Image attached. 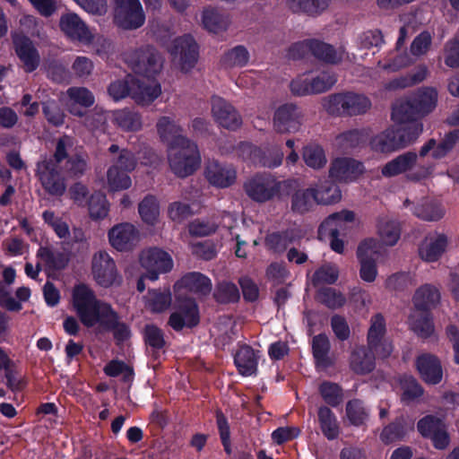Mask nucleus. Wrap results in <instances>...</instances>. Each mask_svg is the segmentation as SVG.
Returning <instances> with one entry per match:
<instances>
[{"instance_id": "4d7b16f0", "label": "nucleus", "mask_w": 459, "mask_h": 459, "mask_svg": "<svg viewBox=\"0 0 459 459\" xmlns=\"http://www.w3.org/2000/svg\"><path fill=\"white\" fill-rule=\"evenodd\" d=\"M346 416L351 424L360 426L368 419V410L361 401L355 399L346 404Z\"/></svg>"}, {"instance_id": "5701e85b", "label": "nucleus", "mask_w": 459, "mask_h": 459, "mask_svg": "<svg viewBox=\"0 0 459 459\" xmlns=\"http://www.w3.org/2000/svg\"><path fill=\"white\" fill-rule=\"evenodd\" d=\"M199 322V313L195 302L187 299L179 304L177 309L170 315L169 325L176 331L184 327H193Z\"/></svg>"}, {"instance_id": "c85d7f7f", "label": "nucleus", "mask_w": 459, "mask_h": 459, "mask_svg": "<svg viewBox=\"0 0 459 459\" xmlns=\"http://www.w3.org/2000/svg\"><path fill=\"white\" fill-rule=\"evenodd\" d=\"M440 300L438 290L430 284H425L417 289L412 301L416 308L415 311L427 312L435 307Z\"/></svg>"}, {"instance_id": "49530a36", "label": "nucleus", "mask_w": 459, "mask_h": 459, "mask_svg": "<svg viewBox=\"0 0 459 459\" xmlns=\"http://www.w3.org/2000/svg\"><path fill=\"white\" fill-rule=\"evenodd\" d=\"M126 172L117 169L116 166H110L107 170V185L111 192L128 189L132 186V179Z\"/></svg>"}, {"instance_id": "6ab92c4d", "label": "nucleus", "mask_w": 459, "mask_h": 459, "mask_svg": "<svg viewBox=\"0 0 459 459\" xmlns=\"http://www.w3.org/2000/svg\"><path fill=\"white\" fill-rule=\"evenodd\" d=\"M212 116L219 126L227 129L235 130L242 124L241 117L237 109L221 97L212 99Z\"/></svg>"}, {"instance_id": "f257e3e1", "label": "nucleus", "mask_w": 459, "mask_h": 459, "mask_svg": "<svg viewBox=\"0 0 459 459\" xmlns=\"http://www.w3.org/2000/svg\"><path fill=\"white\" fill-rule=\"evenodd\" d=\"M72 306L81 323L86 327L100 330H114L118 341L126 340L130 331L125 324H119L117 313L111 306L98 299L93 290L84 283L77 284L72 291Z\"/></svg>"}, {"instance_id": "4c0bfd02", "label": "nucleus", "mask_w": 459, "mask_h": 459, "mask_svg": "<svg viewBox=\"0 0 459 459\" xmlns=\"http://www.w3.org/2000/svg\"><path fill=\"white\" fill-rule=\"evenodd\" d=\"M429 74V69L426 65H419L412 74L395 78L385 85L388 91L404 89L413 84L424 81Z\"/></svg>"}, {"instance_id": "4468645a", "label": "nucleus", "mask_w": 459, "mask_h": 459, "mask_svg": "<svg viewBox=\"0 0 459 459\" xmlns=\"http://www.w3.org/2000/svg\"><path fill=\"white\" fill-rule=\"evenodd\" d=\"M204 176L212 186L227 188L236 182L237 170L231 164L212 160L206 162Z\"/></svg>"}, {"instance_id": "0eeeda50", "label": "nucleus", "mask_w": 459, "mask_h": 459, "mask_svg": "<svg viewBox=\"0 0 459 459\" xmlns=\"http://www.w3.org/2000/svg\"><path fill=\"white\" fill-rule=\"evenodd\" d=\"M125 60L135 74L143 77H153L163 66L160 54L151 47L126 53Z\"/></svg>"}, {"instance_id": "338daca9", "label": "nucleus", "mask_w": 459, "mask_h": 459, "mask_svg": "<svg viewBox=\"0 0 459 459\" xmlns=\"http://www.w3.org/2000/svg\"><path fill=\"white\" fill-rule=\"evenodd\" d=\"M214 297L219 302L226 303L238 300L239 293L234 283L223 281L218 284Z\"/></svg>"}, {"instance_id": "09e8293b", "label": "nucleus", "mask_w": 459, "mask_h": 459, "mask_svg": "<svg viewBox=\"0 0 459 459\" xmlns=\"http://www.w3.org/2000/svg\"><path fill=\"white\" fill-rule=\"evenodd\" d=\"M202 22L204 26L212 32L225 30L229 25L228 19L213 8L203 11Z\"/></svg>"}, {"instance_id": "f8f14e48", "label": "nucleus", "mask_w": 459, "mask_h": 459, "mask_svg": "<svg viewBox=\"0 0 459 459\" xmlns=\"http://www.w3.org/2000/svg\"><path fill=\"white\" fill-rule=\"evenodd\" d=\"M368 344L372 353L380 358H387L393 352L394 347L388 338L385 337V322L384 317L377 314L370 320V327L368 333Z\"/></svg>"}, {"instance_id": "20e7f679", "label": "nucleus", "mask_w": 459, "mask_h": 459, "mask_svg": "<svg viewBox=\"0 0 459 459\" xmlns=\"http://www.w3.org/2000/svg\"><path fill=\"white\" fill-rule=\"evenodd\" d=\"M433 172L432 165L419 164L418 155L414 152H407L386 162L381 169L385 178H393L404 174L411 181H420L428 178Z\"/></svg>"}, {"instance_id": "72a5a7b5", "label": "nucleus", "mask_w": 459, "mask_h": 459, "mask_svg": "<svg viewBox=\"0 0 459 459\" xmlns=\"http://www.w3.org/2000/svg\"><path fill=\"white\" fill-rule=\"evenodd\" d=\"M172 297L169 289L149 290L144 297L145 307L153 313L165 311L171 305Z\"/></svg>"}, {"instance_id": "ddd939ff", "label": "nucleus", "mask_w": 459, "mask_h": 459, "mask_svg": "<svg viewBox=\"0 0 459 459\" xmlns=\"http://www.w3.org/2000/svg\"><path fill=\"white\" fill-rule=\"evenodd\" d=\"M59 28L72 41L89 45L94 39V35L88 25L75 13L67 12L63 13L59 19Z\"/></svg>"}, {"instance_id": "1a4fd4ad", "label": "nucleus", "mask_w": 459, "mask_h": 459, "mask_svg": "<svg viewBox=\"0 0 459 459\" xmlns=\"http://www.w3.org/2000/svg\"><path fill=\"white\" fill-rule=\"evenodd\" d=\"M168 49L174 64L185 73L189 72L197 62L198 47L190 35L175 39Z\"/></svg>"}, {"instance_id": "9d476101", "label": "nucleus", "mask_w": 459, "mask_h": 459, "mask_svg": "<svg viewBox=\"0 0 459 459\" xmlns=\"http://www.w3.org/2000/svg\"><path fill=\"white\" fill-rule=\"evenodd\" d=\"M116 24L125 30H135L145 22V14L139 0H116L114 12Z\"/></svg>"}, {"instance_id": "6e6552de", "label": "nucleus", "mask_w": 459, "mask_h": 459, "mask_svg": "<svg viewBox=\"0 0 459 459\" xmlns=\"http://www.w3.org/2000/svg\"><path fill=\"white\" fill-rule=\"evenodd\" d=\"M91 275L98 285L102 288L118 286L122 282L116 262L103 250L93 254L91 258Z\"/></svg>"}, {"instance_id": "e2e57ef3", "label": "nucleus", "mask_w": 459, "mask_h": 459, "mask_svg": "<svg viewBox=\"0 0 459 459\" xmlns=\"http://www.w3.org/2000/svg\"><path fill=\"white\" fill-rule=\"evenodd\" d=\"M444 62L450 68L459 67V33L445 44Z\"/></svg>"}, {"instance_id": "c756f323", "label": "nucleus", "mask_w": 459, "mask_h": 459, "mask_svg": "<svg viewBox=\"0 0 459 459\" xmlns=\"http://www.w3.org/2000/svg\"><path fill=\"white\" fill-rule=\"evenodd\" d=\"M108 152L110 155V166H116L126 172H131L136 168L137 160L131 151L113 143L108 147Z\"/></svg>"}, {"instance_id": "680f3d73", "label": "nucleus", "mask_w": 459, "mask_h": 459, "mask_svg": "<svg viewBox=\"0 0 459 459\" xmlns=\"http://www.w3.org/2000/svg\"><path fill=\"white\" fill-rule=\"evenodd\" d=\"M319 392L324 401L331 405L337 406L342 401V393L338 385L324 382L319 386Z\"/></svg>"}, {"instance_id": "8fccbe9b", "label": "nucleus", "mask_w": 459, "mask_h": 459, "mask_svg": "<svg viewBox=\"0 0 459 459\" xmlns=\"http://www.w3.org/2000/svg\"><path fill=\"white\" fill-rule=\"evenodd\" d=\"M299 238L300 234L297 230H290L283 233L269 234L265 238V243L269 248L281 252L284 250L289 244Z\"/></svg>"}, {"instance_id": "69168bd1", "label": "nucleus", "mask_w": 459, "mask_h": 459, "mask_svg": "<svg viewBox=\"0 0 459 459\" xmlns=\"http://www.w3.org/2000/svg\"><path fill=\"white\" fill-rule=\"evenodd\" d=\"M317 299L330 308H337L344 305L345 298L334 289L325 288L317 294Z\"/></svg>"}, {"instance_id": "774afa93", "label": "nucleus", "mask_w": 459, "mask_h": 459, "mask_svg": "<svg viewBox=\"0 0 459 459\" xmlns=\"http://www.w3.org/2000/svg\"><path fill=\"white\" fill-rule=\"evenodd\" d=\"M444 425L440 419L432 415H427L418 421L417 429L422 437L429 438Z\"/></svg>"}, {"instance_id": "a878e982", "label": "nucleus", "mask_w": 459, "mask_h": 459, "mask_svg": "<svg viewBox=\"0 0 459 459\" xmlns=\"http://www.w3.org/2000/svg\"><path fill=\"white\" fill-rule=\"evenodd\" d=\"M403 143L396 127L392 126L375 135L370 141V146L377 152L392 153L403 149Z\"/></svg>"}, {"instance_id": "bf43d9fd", "label": "nucleus", "mask_w": 459, "mask_h": 459, "mask_svg": "<svg viewBox=\"0 0 459 459\" xmlns=\"http://www.w3.org/2000/svg\"><path fill=\"white\" fill-rule=\"evenodd\" d=\"M401 388L403 390L402 400L403 402H412L423 394L421 385L412 377H403L401 379Z\"/></svg>"}, {"instance_id": "5fc2aeb1", "label": "nucleus", "mask_w": 459, "mask_h": 459, "mask_svg": "<svg viewBox=\"0 0 459 459\" xmlns=\"http://www.w3.org/2000/svg\"><path fill=\"white\" fill-rule=\"evenodd\" d=\"M313 354L317 365L326 367L329 365L328 352L330 342L325 334H318L313 338Z\"/></svg>"}, {"instance_id": "0e129e2a", "label": "nucleus", "mask_w": 459, "mask_h": 459, "mask_svg": "<svg viewBox=\"0 0 459 459\" xmlns=\"http://www.w3.org/2000/svg\"><path fill=\"white\" fill-rule=\"evenodd\" d=\"M88 157L84 152H77L66 161V169L73 177L82 176L88 169Z\"/></svg>"}, {"instance_id": "423d86ee", "label": "nucleus", "mask_w": 459, "mask_h": 459, "mask_svg": "<svg viewBox=\"0 0 459 459\" xmlns=\"http://www.w3.org/2000/svg\"><path fill=\"white\" fill-rule=\"evenodd\" d=\"M290 185V181H279L271 175H257L246 182L244 187L252 200L264 203L280 196L281 191Z\"/></svg>"}, {"instance_id": "4be33fe9", "label": "nucleus", "mask_w": 459, "mask_h": 459, "mask_svg": "<svg viewBox=\"0 0 459 459\" xmlns=\"http://www.w3.org/2000/svg\"><path fill=\"white\" fill-rule=\"evenodd\" d=\"M355 219L353 212L343 210L329 215L320 225L318 230L319 238L326 239L328 236H339L344 233L349 223Z\"/></svg>"}, {"instance_id": "9b49d317", "label": "nucleus", "mask_w": 459, "mask_h": 459, "mask_svg": "<svg viewBox=\"0 0 459 459\" xmlns=\"http://www.w3.org/2000/svg\"><path fill=\"white\" fill-rule=\"evenodd\" d=\"M140 264L146 270L145 277L154 281L160 273L169 272L173 260L169 254L158 247L143 249L140 254Z\"/></svg>"}, {"instance_id": "37998d69", "label": "nucleus", "mask_w": 459, "mask_h": 459, "mask_svg": "<svg viewBox=\"0 0 459 459\" xmlns=\"http://www.w3.org/2000/svg\"><path fill=\"white\" fill-rule=\"evenodd\" d=\"M350 363L351 369L358 374L368 373L375 367L373 355L363 347L352 351Z\"/></svg>"}, {"instance_id": "a18cd8bd", "label": "nucleus", "mask_w": 459, "mask_h": 459, "mask_svg": "<svg viewBox=\"0 0 459 459\" xmlns=\"http://www.w3.org/2000/svg\"><path fill=\"white\" fill-rule=\"evenodd\" d=\"M250 58L248 50L244 46H236L224 53L221 59L225 68L243 67Z\"/></svg>"}, {"instance_id": "6e6d98bb", "label": "nucleus", "mask_w": 459, "mask_h": 459, "mask_svg": "<svg viewBox=\"0 0 459 459\" xmlns=\"http://www.w3.org/2000/svg\"><path fill=\"white\" fill-rule=\"evenodd\" d=\"M378 235L383 244L394 246L400 238L399 225L395 221L383 220L378 224Z\"/></svg>"}, {"instance_id": "2f4dec72", "label": "nucleus", "mask_w": 459, "mask_h": 459, "mask_svg": "<svg viewBox=\"0 0 459 459\" xmlns=\"http://www.w3.org/2000/svg\"><path fill=\"white\" fill-rule=\"evenodd\" d=\"M179 285L199 296H205L212 290L211 280L200 273H189L182 277Z\"/></svg>"}, {"instance_id": "a19ab883", "label": "nucleus", "mask_w": 459, "mask_h": 459, "mask_svg": "<svg viewBox=\"0 0 459 459\" xmlns=\"http://www.w3.org/2000/svg\"><path fill=\"white\" fill-rule=\"evenodd\" d=\"M138 212L144 223L156 225L160 219V204L157 198L153 195L145 196L138 205Z\"/></svg>"}, {"instance_id": "b1692460", "label": "nucleus", "mask_w": 459, "mask_h": 459, "mask_svg": "<svg viewBox=\"0 0 459 459\" xmlns=\"http://www.w3.org/2000/svg\"><path fill=\"white\" fill-rule=\"evenodd\" d=\"M13 41L26 72L34 71L39 65V56L30 39L22 33L15 32L13 34Z\"/></svg>"}, {"instance_id": "603ef678", "label": "nucleus", "mask_w": 459, "mask_h": 459, "mask_svg": "<svg viewBox=\"0 0 459 459\" xmlns=\"http://www.w3.org/2000/svg\"><path fill=\"white\" fill-rule=\"evenodd\" d=\"M411 62L407 53H399V50L395 49V52L391 53L385 60L379 61L377 66L387 73H394L408 66Z\"/></svg>"}, {"instance_id": "c9c22d12", "label": "nucleus", "mask_w": 459, "mask_h": 459, "mask_svg": "<svg viewBox=\"0 0 459 459\" xmlns=\"http://www.w3.org/2000/svg\"><path fill=\"white\" fill-rule=\"evenodd\" d=\"M318 421L324 436L333 440L340 435V425L334 413L326 406L318 409Z\"/></svg>"}, {"instance_id": "7c9ffc66", "label": "nucleus", "mask_w": 459, "mask_h": 459, "mask_svg": "<svg viewBox=\"0 0 459 459\" xmlns=\"http://www.w3.org/2000/svg\"><path fill=\"white\" fill-rule=\"evenodd\" d=\"M234 361L242 376L249 377L256 373L258 357L249 346L241 347L236 353Z\"/></svg>"}, {"instance_id": "f3484780", "label": "nucleus", "mask_w": 459, "mask_h": 459, "mask_svg": "<svg viewBox=\"0 0 459 459\" xmlns=\"http://www.w3.org/2000/svg\"><path fill=\"white\" fill-rule=\"evenodd\" d=\"M108 237L111 247L120 252L133 249L140 240L138 230L129 222L115 225L108 230Z\"/></svg>"}, {"instance_id": "f03ea898", "label": "nucleus", "mask_w": 459, "mask_h": 459, "mask_svg": "<svg viewBox=\"0 0 459 459\" xmlns=\"http://www.w3.org/2000/svg\"><path fill=\"white\" fill-rule=\"evenodd\" d=\"M73 145L71 137H61L56 143L54 156L42 159L37 165V176L44 190L50 195L61 196L66 190L65 180L60 175L58 167L67 158Z\"/></svg>"}, {"instance_id": "ea45409f", "label": "nucleus", "mask_w": 459, "mask_h": 459, "mask_svg": "<svg viewBox=\"0 0 459 459\" xmlns=\"http://www.w3.org/2000/svg\"><path fill=\"white\" fill-rule=\"evenodd\" d=\"M316 201L314 194V187H308L297 190L291 195V211L303 214L310 211Z\"/></svg>"}, {"instance_id": "052dcab7", "label": "nucleus", "mask_w": 459, "mask_h": 459, "mask_svg": "<svg viewBox=\"0 0 459 459\" xmlns=\"http://www.w3.org/2000/svg\"><path fill=\"white\" fill-rule=\"evenodd\" d=\"M403 122V126L396 127L399 132V136L403 141V147H407L408 145L414 143L420 134L422 133V125L417 121H413L411 123Z\"/></svg>"}, {"instance_id": "c03bdc74", "label": "nucleus", "mask_w": 459, "mask_h": 459, "mask_svg": "<svg viewBox=\"0 0 459 459\" xmlns=\"http://www.w3.org/2000/svg\"><path fill=\"white\" fill-rule=\"evenodd\" d=\"M347 116H359L365 114L371 108L369 99L359 92L345 91Z\"/></svg>"}, {"instance_id": "13d9d810", "label": "nucleus", "mask_w": 459, "mask_h": 459, "mask_svg": "<svg viewBox=\"0 0 459 459\" xmlns=\"http://www.w3.org/2000/svg\"><path fill=\"white\" fill-rule=\"evenodd\" d=\"M109 206L106 195L102 193L93 194L89 201V212L92 219H103L108 213Z\"/></svg>"}, {"instance_id": "79ce46f5", "label": "nucleus", "mask_w": 459, "mask_h": 459, "mask_svg": "<svg viewBox=\"0 0 459 459\" xmlns=\"http://www.w3.org/2000/svg\"><path fill=\"white\" fill-rule=\"evenodd\" d=\"M323 109L330 116H347L345 91L329 94L321 100Z\"/></svg>"}, {"instance_id": "473e14b6", "label": "nucleus", "mask_w": 459, "mask_h": 459, "mask_svg": "<svg viewBox=\"0 0 459 459\" xmlns=\"http://www.w3.org/2000/svg\"><path fill=\"white\" fill-rule=\"evenodd\" d=\"M415 216L427 221H440L446 214L444 206L437 201L426 200L411 209Z\"/></svg>"}, {"instance_id": "a211bd4d", "label": "nucleus", "mask_w": 459, "mask_h": 459, "mask_svg": "<svg viewBox=\"0 0 459 459\" xmlns=\"http://www.w3.org/2000/svg\"><path fill=\"white\" fill-rule=\"evenodd\" d=\"M302 123L303 115L294 104L281 105L274 112L273 127L278 133H296Z\"/></svg>"}, {"instance_id": "39448f33", "label": "nucleus", "mask_w": 459, "mask_h": 459, "mask_svg": "<svg viewBox=\"0 0 459 459\" xmlns=\"http://www.w3.org/2000/svg\"><path fill=\"white\" fill-rule=\"evenodd\" d=\"M167 156L170 170L178 178L194 174L201 164L198 148L188 139H181L180 145L169 147Z\"/></svg>"}, {"instance_id": "58836bf2", "label": "nucleus", "mask_w": 459, "mask_h": 459, "mask_svg": "<svg viewBox=\"0 0 459 459\" xmlns=\"http://www.w3.org/2000/svg\"><path fill=\"white\" fill-rule=\"evenodd\" d=\"M113 122L127 132L138 131L143 126L140 114L127 108L116 110L113 113Z\"/></svg>"}, {"instance_id": "cd10ccee", "label": "nucleus", "mask_w": 459, "mask_h": 459, "mask_svg": "<svg viewBox=\"0 0 459 459\" xmlns=\"http://www.w3.org/2000/svg\"><path fill=\"white\" fill-rule=\"evenodd\" d=\"M156 127L160 140L168 144V148L172 145H180L181 139H186L182 134V127L172 117H160Z\"/></svg>"}, {"instance_id": "de8ad7c7", "label": "nucleus", "mask_w": 459, "mask_h": 459, "mask_svg": "<svg viewBox=\"0 0 459 459\" xmlns=\"http://www.w3.org/2000/svg\"><path fill=\"white\" fill-rule=\"evenodd\" d=\"M316 204L329 205L338 203L342 198L339 187L331 182H325L318 187H314Z\"/></svg>"}, {"instance_id": "412c9836", "label": "nucleus", "mask_w": 459, "mask_h": 459, "mask_svg": "<svg viewBox=\"0 0 459 459\" xmlns=\"http://www.w3.org/2000/svg\"><path fill=\"white\" fill-rule=\"evenodd\" d=\"M416 368L424 382L437 385L443 378V368L439 358L429 352L419 354L415 360Z\"/></svg>"}, {"instance_id": "bb28decb", "label": "nucleus", "mask_w": 459, "mask_h": 459, "mask_svg": "<svg viewBox=\"0 0 459 459\" xmlns=\"http://www.w3.org/2000/svg\"><path fill=\"white\" fill-rule=\"evenodd\" d=\"M66 107L68 111L77 117H82L84 112L78 107L88 108L93 105L95 99L90 90L85 87H71L66 91Z\"/></svg>"}, {"instance_id": "393cba45", "label": "nucleus", "mask_w": 459, "mask_h": 459, "mask_svg": "<svg viewBox=\"0 0 459 459\" xmlns=\"http://www.w3.org/2000/svg\"><path fill=\"white\" fill-rule=\"evenodd\" d=\"M363 165L350 158H337L331 163L329 177L339 181L355 179L363 172Z\"/></svg>"}, {"instance_id": "f704fd0d", "label": "nucleus", "mask_w": 459, "mask_h": 459, "mask_svg": "<svg viewBox=\"0 0 459 459\" xmlns=\"http://www.w3.org/2000/svg\"><path fill=\"white\" fill-rule=\"evenodd\" d=\"M411 329L421 338H429L435 333V326L428 312L413 311L409 318Z\"/></svg>"}, {"instance_id": "aec40b11", "label": "nucleus", "mask_w": 459, "mask_h": 459, "mask_svg": "<svg viewBox=\"0 0 459 459\" xmlns=\"http://www.w3.org/2000/svg\"><path fill=\"white\" fill-rule=\"evenodd\" d=\"M449 244L448 237L440 232L427 235L418 247L419 256L427 263L437 261L446 251Z\"/></svg>"}, {"instance_id": "dca6fc26", "label": "nucleus", "mask_w": 459, "mask_h": 459, "mask_svg": "<svg viewBox=\"0 0 459 459\" xmlns=\"http://www.w3.org/2000/svg\"><path fill=\"white\" fill-rule=\"evenodd\" d=\"M161 94V86L152 77L134 79L130 77V96L139 105L147 106Z\"/></svg>"}, {"instance_id": "3c124183", "label": "nucleus", "mask_w": 459, "mask_h": 459, "mask_svg": "<svg viewBox=\"0 0 459 459\" xmlns=\"http://www.w3.org/2000/svg\"><path fill=\"white\" fill-rule=\"evenodd\" d=\"M310 73L311 94H318L330 90L337 82L334 74L329 71Z\"/></svg>"}, {"instance_id": "e433bc0d", "label": "nucleus", "mask_w": 459, "mask_h": 459, "mask_svg": "<svg viewBox=\"0 0 459 459\" xmlns=\"http://www.w3.org/2000/svg\"><path fill=\"white\" fill-rule=\"evenodd\" d=\"M302 160L307 167L314 170L322 169L327 163L325 150L317 143H308L303 147Z\"/></svg>"}, {"instance_id": "864d4df0", "label": "nucleus", "mask_w": 459, "mask_h": 459, "mask_svg": "<svg viewBox=\"0 0 459 459\" xmlns=\"http://www.w3.org/2000/svg\"><path fill=\"white\" fill-rule=\"evenodd\" d=\"M330 0H288L287 4L295 13H318L328 6Z\"/></svg>"}, {"instance_id": "2eb2a0df", "label": "nucleus", "mask_w": 459, "mask_h": 459, "mask_svg": "<svg viewBox=\"0 0 459 459\" xmlns=\"http://www.w3.org/2000/svg\"><path fill=\"white\" fill-rule=\"evenodd\" d=\"M307 49H309L316 57L331 64L339 63L345 55L342 48L335 49L325 42L312 40L293 45L290 48V56L294 58L299 57L300 54L296 55L295 52L303 54Z\"/></svg>"}, {"instance_id": "7ed1b4c3", "label": "nucleus", "mask_w": 459, "mask_h": 459, "mask_svg": "<svg viewBox=\"0 0 459 459\" xmlns=\"http://www.w3.org/2000/svg\"><path fill=\"white\" fill-rule=\"evenodd\" d=\"M438 93L434 87L418 89L406 101L396 103L393 108L392 118L397 123L411 121L415 116H426L437 104Z\"/></svg>"}]
</instances>
